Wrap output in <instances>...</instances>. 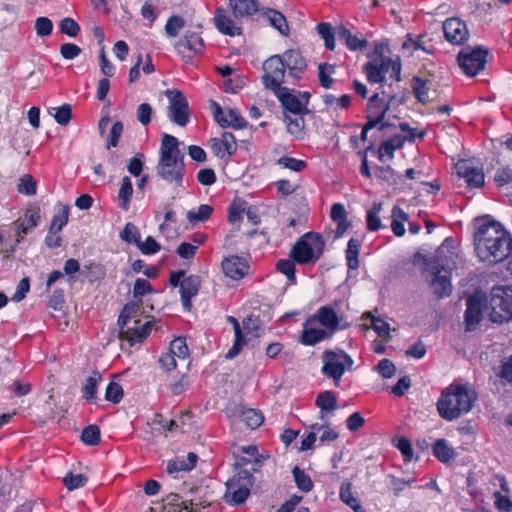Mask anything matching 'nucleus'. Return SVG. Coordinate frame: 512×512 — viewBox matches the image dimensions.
I'll list each match as a JSON object with an SVG mask.
<instances>
[{"label": "nucleus", "mask_w": 512, "mask_h": 512, "mask_svg": "<svg viewBox=\"0 0 512 512\" xmlns=\"http://www.w3.org/2000/svg\"><path fill=\"white\" fill-rule=\"evenodd\" d=\"M475 251L478 258L488 265L504 261L512 249V240L499 222L480 224L474 234Z\"/></svg>", "instance_id": "1"}, {"label": "nucleus", "mask_w": 512, "mask_h": 512, "mask_svg": "<svg viewBox=\"0 0 512 512\" xmlns=\"http://www.w3.org/2000/svg\"><path fill=\"white\" fill-rule=\"evenodd\" d=\"M159 162L156 166L157 176L174 190L183 187L185 165L176 137L164 134L161 140Z\"/></svg>", "instance_id": "2"}, {"label": "nucleus", "mask_w": 512, "mask_h": 512, "mask_svg": "<svg viewBox=\"0 0 512 512\" xmlns=\"http://www.w3.org/2000/svg\"><path fill=\"white\" fill-rule=\"evenodd\" d=\"M477 398L478 394L470 384H451L437 401L438 413L444 420L453 421L467 414Z\"/></svg>", "instance_id": "3"}, {"label": "nucleus", "mask_w": 512, "mask_h": 512, "mask_svg": "<svg viewBox=\"0 0 512 512\" xmlns=\"http://www.w3.org/2000/svg\"><path fill=\"white\" fill-rule=\"evenodd\" d=\"M458 259L459 256L456 252L442 245L428 263V268L433 274L431 288L438 298L448 297L451 294V271L457 267Z\"/></svg>", "instance_id": "4"}, {"label": "nucleus", "mask_w": 512, "mask_h": 512, "mask_svg": "<svg viewBox=\"0 0 512 512\" xmlns=\"http://www.w3.org/2000/svg\"><path fill=\"white\" fill-rule=\"evenodd\" d=\"M324 246L325 242L320 234L308 232L295 243L289 257L300 265L314 264L323 254Z\"/></svg>", "instance_id": "5"}, {"label": "nucleus", "mask_w": 512, "mask_h": 512, "mask_svg": "<svg viewBox=\"0 0 512 512\" xmlns=\"http://www.w3.org/2000/svg\"><path fill=\"white\" fill-rule=\"evenodd\" d=\"M490 319L495 323H504L512 319V288L510 286L493 287L489 299Z\"/></svg>", "instance_id": "6"}, {"label": "nucleus", "mask_w": 512, "mask_h": 512, "mask_svg": "<svg viewBox=\"0 0 512 512\" xmlns=\"http://www.w3.org/2000/svg\"><path fill=\"white\" fill-rule=\"evenodd\" d=\"M322 373L332 378L336 386L346 370H352L353 359L343 350H325L322 355Z\"/></svg>", "instance_id": "7"}, {"label": "nucleus", "mask_w": 512, "mask_h": 512, "mask_svg": "<svg viewBox=\"0 0 512 512\" xmlns=\"http://www.w3.org/2000/svg\"><path fill=\"white\" fill-rule=\"evenodd\" d=\"M365 72L371 83H382L391 70V77L400 80L401 65L389 57L379 56L365 64Z\"/></svg>", "instance_id": "8"}, {"label": "nucleus", "mask_w": 512, "mask_h": 512, "mask_svg": "<svg viewBox=\"0 0 512 512\" xmlns=\"http://www.w3.org/2000/svg\"><path fill=\"white\" fill-rule=\"evenodd\" d=\"M164 94L169 100V120L180 127H185L190 119V110L187 98L180 90L177 89H167Z\"/></svg>", "instance_id": "9"}, {"label": "nucleus", "mask_w": 512, "mask_h": 512, "mask_svg": "<svg viewBox=\"0 0 512 512\" xmlns=\"http://www.w3.org/2000/svg\"><path fill=\"white\" fill-rule=\"evenodd\" d=\"M252 476L247 471H241L226 482L224 498L227 503L242 504L250 495Z\"/></svg>", "instance_id": "10"}, {"label": "nucleus", "mask_w": 512, "mask_h": 512, "mask_svg": "<svg viewBox=\"0 0 512 512\" xmlns=\"http://www.w3.org/2000/svg\"><path fill=\"white\" fill-rule=\"evenodd\" d=\"M263 70L262 83L265 88L271 90L273 93L283 88L281 84L283 83L286 69L280 55H274L268 58L263 63Z\"/></svg>", "instance_id": "11"}, {"label": "nucleus", "mask_w": 512, "mask_h": 512, "mask_svg": "<svg viewBox=\"0 0 512 512\" xmlns=\"http://www.w3.org/2000/svg\"><path fill=\"white\" fill-rule=\"evenodd\" d=\"M487 51L481 48L464 49L458 55V63L468 76H475L484 69Z\"/></svg>", "instance_id": "12"}, {"label": "nucleus", "mask_w": 512, "mask_h": 512, "mask_svg": "<svg viewBox=\"0 0 512 512\" xmlns=\"http://www.w3.org/2000/svg\"><path fill=\"white\" fill-rule=\"evenodd\" d=\"M484 295L481 291H475L467 299V308L464 315V323L467 331H473L483 319Z\"/></svg>", "instance_id": "13"}, {"label": "nucleus", "mask_w": 512, "mask_h": 512, "mask_svg": "<svg viewBox=\"0 0 512 512\" xmlns=\"http://www.w3.org/2000/svg\"><path fill=\"white\" fill-rule=\"evenodd\" d=\"M41 219L40 216V209L37 207L29 208L25 212V218L17 219L13 222V226L15 227L16 231V244L11 247L10 250L7 251V256L9 253H13L16 249L17 244H19L22 240L24 235H26L29 231H31L33 228H35Z\"/></svg>", "instance_id": "14"}, {"label": "nucleus", "mask_w": 512, "mask_h": 512, "mask_svg": "<svg viewBox=\"0 0 512 512\" xmlns=\"http://www.w3.org/2000/svg\"><path fill=\"white\" fill-rule=\"evenodd\" d=\"M119 336L122 340L129 342L130 346L141 342L150 333V322H142L140 319H135L130 324L119 326Z\"/></svg>", "instance_id": "15"}, {"label": "nucleus", "mask_w": 512, "mask_h": 512, "mask_svg": "<svg viewBox=\"0 0 512 512\" xmlns=\"http://www.w3.org/2000/svg\"><path fill=\"white\" fill-rule=\"evenodd\" d=\"M443 31L447 41L452 44H463L469 37L466 24L459 18H449L443 23Z\"/></svg>", "instance_id": "16"}, {"label": "nucleus", "mask_w": 512, "mask_h": 512, "mask_svg": "<svg viewBox=\"0 0 512 512\" xmlns=\"http://www.w3.org/2000/svg\"><path fill=\"white\" fill-rule=\"evenodd\" d=\"M457 174L472 188H480L485 183L483 169L474 167L468 161H460L456 165Z\"/></svg>", "instance_id": "17"}, {"label": "nucleus", "mask_w": 512, "mask_h": 512, "mask_svg": "<svg viewBox=\"0 0 512 512\" xmlns=\"http://www.w3.org/2000/svg\"><path fill=\"white\" fill-rule=\"evenodd\" d=\"M227 321L230 322L233 326L235 339H234V343H233L231 349H229V351L226 353L225 357L227 359H233L240 353L242 348L247 343V340L244 336V331L249 330V324L251 322V319L243 320L242 325L233 316H228Z\"/></svg>", "instance_id": "18"}, {"label": "nucleus", "mask_w": 512, "mask_h": 512, "mask_svg": "<svg viewBox=\"0 0 512 512\" xmlns=\"http://www.w3.org/2000/svg\"><path fill=\"white\" fill-rule=\"evenodd\" d=\"M274 94L281 102L284 108V113L290 115L308 113V109L307 107H305V103L302 102V99L297 97L295 94L289 92V90L286 87L278 91H275Z\"/></svg>", "instance_id": "19"}, {"label": "nucleus", "mask_w": 512, "mask_h": 512, "mask_svg": "<svg viewBox=\"0 0 512 512\" xmlns=\"http://www.w3.org/2000/svg\"><path fill=\"white\" fill-rule=\"evenodd\" d=\"M214 24L222 34L229 36L241 34V26L239 25L238 19H232L223 8L216 10Z\"/></svg>", "instance_id": "20"}, {"label": "nucleus", "mask_w": 512, "mask_h": 512, "mask_svg": "<svg viewBox=\"0 0 512 512\" xmlns=\"http://www.w3.org/2000/svg\"><path fill=\"white\" fill-rule=\"evenodd\" d=\"M200 285V277L196 275L187 276L181 281L180 294L185 310L189 311L191 309V299L198 294Z\"/></svg>", "instance_id": "21"}, {"label": "nucleus", "mask_w": 512, "mask_h": 512, "mask_svg": "<svg viewBox=\"0 0 512 512\" xmlns=\"http://www.w3.org/2000/svg\"><path fill=\"white\" fill-rule=\"evenodd\" d=\"M280 57L283 64H285V69L288 70V74L291 77L298 78L299 74L307 67L304 57L297 50L285 51Z\"/></svg>", "instance_id": "22"}, {"label": "nucleus", "mask_w": 512, "mask_h": 512, "mask_svg": "<svg viewBox=\"0 0 512 512\" xmlns=\"http://www.w3.org/2000/svg\"><path fill=\"white\" fill-rule=\"evenodd\" d=\"M197 460L198 456L193 452H189L186 457H176L167 462L166 472L176 478L180 472L191 471L196 466Z\"/></svg>", "instance_id": "23"}, {"label": "nucleus", "mask_w": 512, "mask_h": 512, "mask_svg": "<svg viewBox=\"0 0 512 512\" xmlns=\"http://www.w3.org/2000/svg\"><path fill=\"white\" fill-rule=\"evenodd\" d=\"M213 106L215 108V110H214L215 119L219 123L220 126H222V127L232 126L234 128L240 129L246 125L245 120L237 113L236 110L229 109V110L223 112L220 105L215 102L213 103Z\"/></svg>", "instance_id": "24"}, {"label": "nucleus", "mask_w": 512, "mask_h": 512, "mask_svg": "<svg viewBox=\"0 0 512 512\" xmlns=\"http://www.w3.org/2000/svg\"><path fill=\"white\" fill-rule=\"evenodd\" d=\"M222 270L227 277L239 280L246 274L247 265L241 257L232 255L223 259Z\"/></svg>", "instance_id": "25"}, {"label": "nucleus", "mask_w": 512, "mask_h": 512, "mask_svg": "<svg viewBox=\"0 0 512 512\" xmlns=\"http://www.w3.org/2000/svg\"><path fill=\"white\" fill-rule=\"evenodd\" d=\"M164 501L167 512H200V505L192 501H183L178 494H169Z\"/></svg>", "instance_id": "26"}, {"label": "nucleus", "mask_w": 512, "mask_h": 512, "mask_svg": "<svg viewBox=\"0 0 512 512\" xmlns=\"http://www.w3.org/2000/svg\"><path fill=\"white\" fill-rule=\"evenodd\" d=\"M175 48L179 54H183L186 49L197 54L203 51L204 41L198 33L187 31L185 36L175 44Z\"/></svg>", "instance_id": "27"}, {"label": "nucleus", "mask_w": 512, "mask_h": 512, "mask_svg": "<svg viewBox=\"0 0 512 512\" xmlns=\"http://www.w3.org/2000/svg\"><path fill=\"white\" fill-rule=\"evenodd\" d=\"M229 6L236 19L250 17L259 11L257 0H229Z\"/></svg>", "instance_id": "28"}, {"label": "nucleus", "mask_w": 512, "mask_h": 512, "mask_svg": "<svg viewBox=\"0 0 512 512\" xmlns=\"http://www.w3.org/2000/svg\"><path fill=\"white\" fill-rule=\"evenodd\" d=\"M389 107L390 101L387 103L379 97L378 93H374L368 100L366 112L369 117L384 120Z\"/></svg>", "instance_id": "29"}, {"label": "nucleus", "mask_w": 512, "mask_h": 512, "mask_svg": "<svg viewBox=\"0 0 512 512\" xmlns=\"http://www.w3.org/2000/svg\"><path fill=\"white\" fill-rule=\"evenodd\" d=\"M262 16L277 29L281 35L288 36L289 27L286 21L285 16L277 10L266 8L261 11Z\"/></svg>", "instance_id": "30"}, {"label": "nucleus", "mask_w": 512, "mask_h": 512, "mask_svg": "<svg viewBox=\"0 0 512 512\" xmlns=\"http://www.w3.org/2000/svg\"><path fill=\"white\" fill-rule=\"evenodd\" d=\"M305 114L290 115L284 113V122L287 126V131L298 140H301L305 136V120L303 118Z\"/></svg>", "instance_id": "31"}, {"label": "nucleus", "mask_w": 512, "mask_h": 512, "mask_svg": "<svg viewBox=\"0 0 512 512\" xmlns=\"http://www.w3.org/2000/svg\"><path fill=\"white\" fill-rule=\"evenodd\" d=\"M338 38L340 41L352 51L363 50L367 47V40L360 38L358 35H353L349 29L344 26H340L337 31Z\"/></svg>", "instance_id": "32"}, {"label": "nucleus", "mask_w": 512, "mask_h": 512, "mask_svg": "<svg viewBox=\"0 0 512 512\" xmlns=\"http://www.w3.org/2000/svg\"><path fill=\"white\" fill-rule=\"evenodd\" d=\"M405 141L406 137L402 135H394L383 141L379 147V159L383 161L385 156H388L390 159H392L394 152L398 149H401Z\"/></svg>", "instance_id": "33"}, {"label": "nucleus", "mask_w": 512, "mask_h": 512, "mask_svg": "<svg viewBox=\"0 0 512 512\" xmlns=\"http://www.w3.org/2000/svg\"><path fill=\"white\" fill-rule=\"evenodd\" d=\"M340 500L349 506L354 512H366V510L359 503L357 497L352 493V484L349 481H344L341 484L339 491Z\"/></svg>", "instance_id": "34"}, {"label": "nucleus", "mask_w": 512, "mask_h": 512, "mask_svg": "<svg viewBox=\"0 0 512 512\" xmlns=\"http://www.w3.org/2000/svg\"><path fill=\"white\" fill-rule=\"evenodd\" d=\"M314 319H310L302 333V343L306 345H314L326 337V332L322 328L313 327Z\"/></svg>", "instance_id": "35"}, {"label": "nucleus", "mask_w": 512, "mask_h": 512, "mask_svg": "<svg viewBox=\"0 0 512 512\" xmlns=\"http://www.w3.org/2000/svg\"><path fill=\"white\" fill-rule=\"evenodd\" d=\"M318 322L324 327L335 330L339 324V319L336 311L330 306H323L317 313Z\"/></svg>", "instance_id": "36"}, {"label": "nucleus", "mask_w": 512, "mask_h": 512, "mask_svg": "<svg viewBox=\"0 0 512 512\" xmlns=\"http://www.w3.org/2000/svg\"><path fill=\"white\" fill-rule=\"evenodd\" d=\"M315 404L321 410L320 419H324V412H330L337 408V399L331 391H324L317 395Z\"/></svg>", "instance_id": "37"}, {"label": "nucleus", "mask_w": 512, "mask_h": 512, "mask_svg": "<svg viewBox=\"0 0 512 512\" xmlns=\"http://www.w3.org/2000/svg\"><path fill=\"white\" fill-rule=\"evenodd\" d=\"M69 219V206L58 203L56 205V213L52 218L50 230L60 232L63 227L68 223Z\"/></svg>", "instance_id": "38"}, {"label": "nucleus", "mask_w": 512, "mask_h": 512, "mask_svg": "<svg viewBox=\"0 0 512 512\" xmlns=\"http://www.w3.org/2000/svg\"><path fill=\"white\" fill-rule=\"evenodd\" d=\"M391 229L393 233L401 237L405 233L404 222L408 220V215L400 207L395 206L391 213Z\"/></svg>", "instance_id": "39"}, {"label": "nucleus", "mask_w": 512, "mask_h": 512, "mask_svg": "<svg viewBox=\"0 0 512 512\" xmlns=\"http://www.w3.org/2000/svg\"><path fill=\"white\" fill-rule=\"evenodd\" d=\"M434 456L443 463L449 462L455 457V451L446 440L438 439L433 445Z\"/></svg>", "instance_id": "40"}, {"label": "nucleus", "mask_w": 512, "mask_h": 512, "mask_svg": "<svg viewBox=\"0 0 512 512\" xmlns=\"http://www.w3.org/2000/svg\"><path fill=\"white\" fill-rule=\"evenodd\" d=\"M361 247V242L358 239L351 238L347 245L346 260L347 266L351 270H356L359 267L358 255Z\"/></svg>", "instance_id": "41"}, {"label": "nucleus", "mask_w": 512, "mask_h": 512, "mask_svg": "<svg viewBox=\"0 0 512 512\" xmlns=\"http://www.w3.org/2000/svg\"><path fill=\"white\" fill-rule=\"evenodd\" d=\"M430 83V81L423 80L419 77H414L412 79V90L419 102L427 103L429 101L430 97L428 91Z\"/></svg>", "instance_id": "42"}, {"label": "nucleus", "mask_w": 512, "mask_h": 512, "mask_svg": "<svg viewBox=\"0 0 512 512\" xmlns=\"http://www.w3.org/2000/svg\"><path fill=\"white\" fill-rule=\"evenodd\" d=\"M133 194V186L131 179L127 176L123 177L121 186L118 193V198L120 201V207L127 211L129 209L130 199Z\"/></svg>", "instance_id": "43"}, {"label": "nucleus", "mask_w": 512, "mask_h": 512, "mask_svg": "<svg viewBox=\"0 0 512 512\" xmlns=\"http://www.w3.org/2000/svg\"><path fill=\"white\" fill-rule=\"evenodd\" d=\"M263 415L255 409H246L241 413V421L251 429L258 428L263 423Z\"/></svg>", "instance_id": "44"}, {"label": "nucleus", "mask_w": 512, "mask_h": 512, "mask_svg": "<svg viewBox=\"0 0 512 512\" xmlns=\"http://www.w3.org/2000/svg\"><path fill=\"white\" fill-rule=\"evenodd\" d=\"M213 212V207L207 204L200 205L196 210H190L187 213V219L190 223L203 222L209 219Z\"/></svg>", "instance_id": "45"}, {"label": "nucleus", "mask_w": 512, "mask_h": 512, "mask_svg": "<svg viewBox=\"0 0 512 512\" xmlns=\"http://www.w3.org/2000/svg\"><path fill=\"white\" fill-rule=\"evenodd\" d=\"M102 380V376L99 372L94 371L91 376L86 380L83 387L84 398L87 400H93L96 395L97 386Z\"/></svg>", "instance_id": "46"}, {"label": "nucleus", "mask_w": 512, "mask_h": 512, "mask_svg": "<svg viewBox=\"0 0 512 512\" xmlns=\"http://www.w3.org/2000/svg\"><path fill=\"white\" fill-rule=\"evenodd\" d=\"M297 487L303 492H310L313 488V482L303 470L299 467H294L292 471Z\"/></svg>", "instance_id": "47"}, {"label": "nucleus", "mask_w": 512, "mask_h": 512, "mask_svg": "<svg viewBox=\"0 0 512 512\" xmlns=\"http://www.w3.org/2000/svg\"><path fill=\"white\" fill-rule=\"evenodd\" d=\"M317 31L321 38L324 40L325 47L329 50H334L335 35L331 24L322 22L317 25Z\"/></svg>", "instance_id": "48"}, {"label": "nucleus", "mask_w": 512, "mask_h": 512, "mask_svg": "<svg viewBox=\"0 0 512 512\" xmlns=\"http://www.w3.org/2000/svg\"><path fill=\"white\" fill-rule=\"evenodd\" d=\"M169 352L174 355L176 359L185 360L189 356L188 346L185 339L176 338L170 343Z\"/></svg>", "instance_id": "49"}, {"label": "nucleus", "mask_w": 512, "mask_h": 512, "mask_svg": "<svg viewBox=\"0 0 512 512\" xmlns=\"http://www.w3.org/2000/svg\"><path fill=\"white\" fill-rule=\"evenodd\" d=\"M295 262L296 261L290 257L289 259H280L276 264L277 270L284 274L291 283L296 282Z\"/></svg>", "instance_id": "50"}, {"label": "nucleus", "mask_w": 512, "mask_h": 512, "mask_svg": "<svg viewBox=\"0 0 512 512\" xmlns=\"http://www.w3.org/2000/svg\"><path fill=\"white\" fill-rule=\"evenodd\" d=\"M54 113L50 112L53 115L55 121L62 126H66L69 124L72 118V108L69 104H63L60 107L52 108Z\"/></svg>", "instance_id": "51"}, {"label": "nucleus", "mask_w": 512, "mask_h": 512, "mask_svg": "<svg viewBox=\"0 0 512 512\" xmlns=\"http://www.w3.org/2000/svg\"><path fill=\"white\" fill-rule=\"evenodd\" d=\"M120 238L129 243L138 245L141 241V236L138 228L133 223H127L120 233Z\"/></svg>", "instance_id": "52"}, {"label": "nucleus", "mask_w": 512, "mask_h": 512, "mask_svg": "<svg viewBox=\"0 0 512 512\" xmlns=\"http://www.w3.org/2000/svg\"><path fill=\"white\" fill-rule=\"evenodd\" d=\"M318 70V78L321 86L330 88L334 82L331 75L334 73L335 67L327 63H321L318 66Z\"/></svg>", "instance_id": "53"}, {"label": "nucleus", "mask_w": 512, "mask_h": 512, "mask_svg": "<svg viewBox=\"0 0 512 512\" xmlns=\"http://www.w3.org/2000/svg\"><path fill=\"white\" fill-rule=\"evenodd\" d=\"M363 317L370 319L371 327L377 333L378 336L386 337L389 335L390 327L387 322L378 317H375L370 312L365 313Z\"/></svg>", "instance_id": "54"}, {"label": "nucleus", "mask_w": 512, "mask_h": 512, "mask_svg": "<svg viewBox=\"0 0 512 512\" xmlns=\"http://www.w3.org/2000/svg\"><path fill=\"white\" fill-rule=\"evenodd\" d=\"M184 26L185 20L181 16L173 15L166 22L165 32L168 37L174 38L179 34L180 30L184 28Z\"/></svg>", "instance_id": "55"}, {"label": "nucleus", "mask_w": 512, "mask_h": 512, "mask_svg": "<svg viewBox=\"0 0 512 512\" xmlns=\"http://www.w3.org/2000/svg\"><path fill=\"white\" fill-rule=\"evenodd\" d=\"M82 441L90 446L97 445L100 442V429L96 425H89L83 429L81 435Z\"/></svg>", "instance_id": "56"}, {"label": "nucleus", "mask_w": 512, "mask_h": 512, "mask_svg": "<svg viewBox=\"0 0 512 512\" xmlns=\"http://www.w3.org/2000/svg\"><path fill=\"white\" fill-rule=\"evenodd\" d=\"M494 181L498 187H505L512 184V167L503 166L496 170Z\"/></svg>", "instance_id": "57"}, {"label": "nucleus", "mask_w": 512, "mask_h": 512, "mask_svg": "<svg viewBox=\"0 0 512 512\" xmlns=\"http://www.w3.org/2000/svg\"><path fill=\"white\" fill-rule=\"evenodd\" d=\"M87 481H88L87 477L84 476L83 474H73V473H68L63 479V483H64L65 487L70 491L85 486Z\"/></svg>", "instance_id": "58"}, {"label": "nucleus", "mask_w": 512, "mask_h": 512, "mask_svg": "<svg viewBox=\"0 0 512 512\" xmlns=\"http://www.w3.org/2000/svg\"><path fill=\"white\" fill-rule=\"evenodd\" d=\"M60 32L69 37H76L80 32L79 24L72 18H63L59 23Z\"/></svg>", "instance_id": "59"}, {"label": "nucleus", "mask_w": 512, "mask_h": 512, "mask_svg": "<svg viewBox=\"0 0 512 512\" xmlns=\"http://www.w3.org/2000/svg\"><path fill=\"white\" fill-rule=\"evenodd\" d=\"M123 398L122 386L117 382H110L106 388L105 399L114 404L119 403Z\"/></svg>", "instance_id": "60"}, {"label": "nucleus", "mask_w": 512, "mask_h": 512, "mask_svg": "<svg viewBox=\"0 0 512 512\" xmlns=\"http://www.w3.org/2000/svg\"><path fill=\"white\" fill-rule=\"evenodd\" d=\"M277 164L283 168L290 169L295 172H301L306 167L305 161L288 156L279 158Z\"/></svg>", "instance_id": "61"}, {"label": "nucleus", "mask_w": 512, "mask_h": 512, "mask_svg": "<svg viewBox=\"0 0 512 512\" xmlns=\"http://www.w3.org/2000/svg\"><path fill=\"white\" fill-rule=\"evenodd\" d=\"M35 30L39 37L49 36L53 31V23L48 17H38L35 20Z\"/></svg>", "instance_id": "62"}, {"label": "nucleus", "mask_w": 512, "mask_h": 512, "mask_svg": "<svg viewBox=\"0 0 512 512\" xmlns=\"http://www.w3.org/2000/svg\"><path fill=\"white\" fill-rule=\"evenodd\" d=\"M137 248L144 255H153L161 250L160 244L152 236H148L145 241H140Z\"/></svg>", "instance_id": "63"}, {"label": "nucleus", "mask_w": 512, "mask_h": 512, "mask_svg": "<svg viewBox=\"0 0 512 512\" xmlns=\"http://www.w3.org/2000/svg\"><path fill=\"white\" fill-rule=\"evenodd\" d=\"M154 292L152 285L143 278H137L134 287H133V297L141 298L147 294H151Z\"/></svg>", "instance_id": "64"}]
</instances>
